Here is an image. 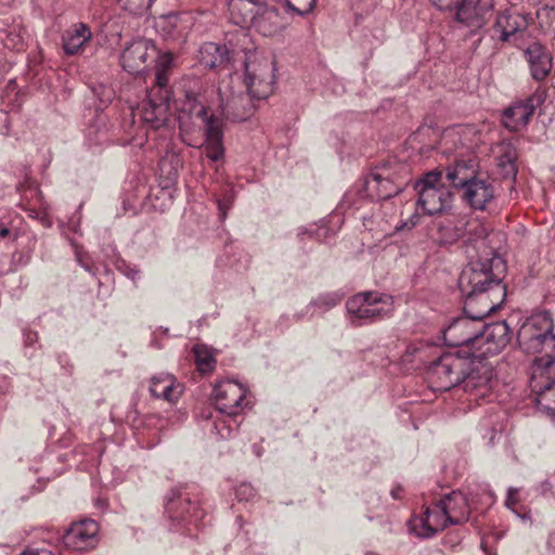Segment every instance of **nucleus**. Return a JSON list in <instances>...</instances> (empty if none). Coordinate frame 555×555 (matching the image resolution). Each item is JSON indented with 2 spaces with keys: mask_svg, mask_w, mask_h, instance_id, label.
<instances>
[{
  "mask_svg": "<svg viewBox=\"0 0 555 555\" xmlns=\"http://www.w3.org/2000/svg\"><path fill=\"white\" fill-rule=\"evenodd\" d=\"M21 555H54L52 551L48 548H39L35 546L27 547Z\"/></svg>",
  "mask_w": 555,
  "mask_h": 555,
  "instance_id": "obj_47",
  "label": "nucleus"
},
{
  "mask_svg": "<svg viewBox=\"0 0 555 555\" xmlns=\"http://www.w3.org/2000/svg\"><path fill=\"white\" fill-rule=\"evenodd\" d=\"M217 411L220 413L240 414L243 410L247 389L235 380H223L214 388Z\"/></svg>",
  "mask_w": 555,
  "mask_h": 555,
  "instance_id": "obj_16",
  "label": "nucleus"
},
{
  "mask_svg": "<svg viewBox=\"0 0 555 555\" xmlns=\"http://www.w3.org/2000/svg\"><path fill=\"white\" fill-rule=\"evenodd\" d=\"M285 1H286L287 8L300 16L310 13L313 10L315 2H317V0H285Z\"/></svg>",
  "mask_w": 555,
  "mask_h": 555,
  "instance_id": "obj_41",
  "label": "nucleus"
},
{
  "mask_svg": "<svg viewBox=\"0 0 555 555\" xmlns=\"http://www.w3.org/2000/svg\"><path fill=\"white\" fill-rule=\"evenodd\" d=\"M251 25L264 36L275 34L282 26L278 10L274 7L268 5L257 10Z\"/></svg>",
  "mask_w": 555,
  "mask_h": 555,
  "instance_id": "obj_32",
  "label": "nucleus"
},
{
  "mask_svg": "<svg viewBox=\"0 0 555 555\" xmlns=\"http://www.w3.org/2000/svg\"><path fill=\"white\" fill-rule=\"evenodd\" d=\"M155 0H118L122 9L130 13L138 14L144 9H149Z\"/></svg>",
  "mask_w": 555,
  "mask_h": 555,
  "instance_id": "obj_43",
  "label": "nucleus"
},
{
  "mask_svg": "<svg viewBox=\"0 0 555 555\" xmlns=\"http://www.w3.org/2000/svg\"><path fill=\"white\" fill-rule=\"evenodd\" d=\"M425 173L434 175V173H442V171H441V170H438V169H433V170H428V171H426Z\"/></svg>",
  "mask_w": 555,
  "mask_h": 555,
  "instance_id": "obj_57",
  "label": "nucleus"
},
{
  "mask_svg": "<svg viewBox=\"0 0 555 555\" xmlns=\"http://www.w3.org/2000/svg\"><path fill=\"white\" fill-rule=\"evenodd\" d=\"M75 253H76V257L78 259L79 262H81V255H80V251L78 250L77 246H75Z\"/></svg>",
  "mask_w": 555,
  "mask_h": 555,
  "instance_id": "obj_56",
  "label": "nucleus"
},
{
  "mask_svg": "<svg viewBox=\"0 0 555 555\" xmlns=\"http://www.w3.org/2000/svg\"><path fill=\"white\" fill-rule=\"evenodd\" d=\"M493 155L496 167L502 170L503 173L519 172L518 151L513 141L502 140L494 146Z\"/></svg>",
  "mask_w": 555,
  "mask_h": 555,
  "instance_id": "obj_27",
  "label": "nucleus"
},
{
  "mask_svg": "<svg viewBox=\"0 0 555 555\" xmlns=\"http://www.w3.org/2000/svg\"><path fill=\"white\" fill-rule=\"evenodd\" d=\"M438 138L439 133L436 129L422 126L406 139L405 145L408 150L412 151L411 154L425 155L436 147Z\"/></svg>",
  "mask_w": 555,
  "mask_h": 555,
  "instance_id": "obj_28",
  "label": "nucleus"
},
{
  "mask_svg": "<svg viewBox=\"0 0 555 555\" xmlns=\"http://www.w3.org/2000/svg\"><path fill=\"white\" fill-rule=\"evenodd\" d=\"M235 495L238 501L247 502L256 496V490L250 483L243 482L236 488Z\"/></svg>",
  "mask_w": 555,
  "mask_h": 555,
  "instance_id": "obj_44",
  "label": "nucleus"
},
{
  "mask_svg": "<svg viewBox=\"0 0 555 555\" xmlns=\"http://www.w3.org/2000/svg\"><path fill=\"white\" fill-rule=\"evenodd\" d=\"M533 79L543 80L552 69V56L546 47L534 41L524 49Z\"/></svg>",
  "mask_w": 555,
  "mask_h": 555,
  "instance_id": "obj_22",
  "label": "nucleus"
},
{
  "mask_svg": "<svg viewBox=\"0 0 555 555\" xmlns=\"http://www.w3.org/2000/svg\"><path fill=\"white\" fill-rule=\"evenodd\" d=\"M350 322L354 326L388 318L393 312V298L378 292H363L346 302Z\"/></svg>",
  "mask_w": 555,
  "mask_h": 555,
  "instance_id": "obj_5",
  "label": "nucleus"
},
{
  "mask_svg": "<svg viewBox=\"0 0 555 555\" xmlns=\"http://www.w3.org/2000/svg\"><path fill=\"white\" fill-rule=\"evenodd\" d=\"M365 192L373 199H387L399 193L389 176H366Z\"/></svg>",
  "mask_w": 555,
  "mask_h": 555,
  "instance_id": "obj_29",
  "label": "nucleus"
},
{
  "mask_svg": "<svg viewBox=\"0 0 555 555\" xmlns=\"http://www.w3.org/2000/svg\"><path fill=\"white\" fill-rule=\"evenodd\" d=\"M240 414H229L217 412L216 415L212 412L203 413L202 418L205 422L204 428L217 436L219 439L231 438L238 429L240 421L237 420Z\"/></svg>",
  "mask_w": 555,
  "mask_h": 555,
  "instance_id": "obj_23",
  "label": "nucleus"
},
{
  "mask_svg": "<svg viewBox=\"0 0 555 555\" xmlns=\"http://www.w3.org/2000/svg\"><path fill=\"white\" fill-rule=\"evenodd\" d=\"M92 31L85 23L74 24L62 35L64 53L74 56L83 52L86 44L91 40Z\"/></svg>",
  "mask_w": 555,
  "mask_h": 555,
  "instance_id": "obj_26",
  "label": "nucleus"
},
{
  "mask_svg": "<svg viewBox=\"0 0 555 555\" xmlns=\"http://www.w3.org/2000/svg\"><path fill=\"white\" fill-rule=\"evenodd\" d=\"M551 338L553 339V338H555V336H554V335H552V337H551Z\"/></svg>",
  "mask_w": 555,
  "mask_h": 555,
  "instance_id": "obj_58",
  "label": "nucleus"
},
{
  "mask_svg": "<svg viewBox=\"0 0 555 555\" xmlns=\"http://www.w3.org/2000/svg\"><path fill=\"white\" fill-rule=\"evenodd\" d=\"M229 61V51L224 46L206 42L199 49V62L206 68L223 67Z\"/></svg>",
  "mask_w": 555,
  "mask_h": 555,
  "instance_id": "obj_30",
  "label": "nucleus"
},
{
  "mask_svg": "<svg viewBox=\"0 0 555 555\" xmlns=\"http://www.w3.org/2000/svg\"><path fill=\"white\" fill-rule=\"evenodd\" d=\"M165 511L170 519L172 530H185L191 533V526L197 527L204 517L203 509L192 501L185 488H172L165 496Z\"/></svg>",
  "mask_w": 555,
  "mask_h": 555,
  "instance_id": "obj_6",
  "label": "nucleus"
},
{
  "mask_svg": "<svg viewBox=\"0 0 555 555\" xmlns=\"http://www.w3.org/2000/svg\"><path fill=\"white\" fill-rule=\"evenodd\" d=\"M504 260L493 250L486 258L470 261L459 278V288L465 297L466 310L472 311L473 306L483 307L486 302H494L490 299L492 293L505 295L502 280L505 274Z\"/></svg>",
  "mask_w": 555,
  "mask_h": 555,
  "instance_id": "obj_2",
  "label": "nucleus"
},
{
  "mask_svg": "<svg viewBox=\"0 0 555 555\" xmlns=\"http://www.w3.org/2000/svg\"><path fill=\"white\" fill-rule=\"evenodd\" d=\"M409 524L412 532L425 539L451 526L439 502L427 506L422 515L413 517Z\"/></svg>",
  "mask_w": 555,
  "mask_h": 555,
  "instance_id": "obj_14",
  "label": "nucleus"
},
{
  "mask_svg": "<svg viewBox=\"0 0 555 555\" xmlns=\"http://www.w3.org/2000/svg\"><path fill=\"white\" fill-rule=\"evenodd\" d=\"M469 353H444L429 367V377L436 389L447 391L462 385L469 369Z\"/></svg>",
  "mask_w": 555,
  "mask_h": 555,
  "instance_id": "obj_7",
  "label": "nucleus"
},
{
  "mask_svg": "<svg viewBox=\"0 0 555 555\" xmlns=\"http://www.w3.org/2000/svg\"><path fill=\"white\" fill-rule=\"evenodd\" d=\"M552 169L555 170V166Z\"/></svg>",
  "mask_w": 555,
  "mask_h": 555,
  "instance_id": "obj_59",
  "label": "nucleus"
},
{
  "mask_svg": "<svg viewBox=\"0 0 555 555\" xmlns=\"http://www.w3.org/2000/svg\"><path fill=\"white\" fill-rule=\"evenodd\" d=\"M229 12L235 25H247L255 21L257 10L247 0H230Z\"/></svg>",
  "mask_w": 555,
  "mask_h": 555,
  "instance_id": "obj_34",
  "label": "nucleus"
},
{
  "mask_svg": "<svg viewBox=\"0 0 555 555\" xmlns=\"http://www.w3.org/2000/svg\"><path fill=\"white\" fill-rule=\"evenodd\" d=\"M457 177L459 176H453V175L446 176L449 183H455Z\"/></svg>",
  "mask_w": 555,
  "mask_h": 555,
  "instance_id": "obj_55",
  "label": "nucleus"
},
{
  "mask_svg": "<svg viewBox=\"0 0 555 555\" xmlns=\"http://www.w3.org/2000/svg\"><path fill=\"white\" fill-rule=\"evenodd\" d=\"M157 48L152 40L139 38L127 46L120 56L121 66L130 74H139L146 67L147 60H154Z\"/></svg>",
  "mask_w": 555,
  "mask_h": 555,
  "instance_id": "obj_17",
  "label": "nucleus"
},
{
  "mask_svg": "<svg viewBox=\"0 0 555 555\" xmlns=\"http://www.w3.org/2000/svg\"><path fill=\"white\" fill-rule=\"evenodd\" d=\"M99 542V525L93 519L74 522L63 535L67 548L83 552L92 550Z\"/></svg>",
  "mask_w": 555,
  "mask_h": 555,
  "instance_id": "obj_15",
  "label": "nucleus"
},
{
  "mask_svg": "<svg viewBox=\"0 0 555 555\" xmlns=\"http://www.w3.org/2000/svg\"><path fill=\"white\" fill-rule=\"evenodd\" d=\"M235 190L232 185H227L223 194L220 198H218V208L220 211L221 219H224L227 216V211L230 209L233 198H234Z\"/></svg>",
  "mask_w": 555,
  "mask_h": 555,
  "instance_id": "obj_42",
  "label": "nucleus"
},
{
  "mask_svg": "<svg viewBox=\"0 0 555 555\" xmlns=\"http://www.w3.org/2000/svg\"><path fill=\"white\" fill-rule=\"evenodd\" d=\"M414 189L418 194V205L429 216L441 215L451 208L453 199L449 184L442 181V176H423L415 182Z\"/></svg>",
  "mask_w": 555,
  "mask_h": 555,
  "instance_id": "obj_8",
  "label": "nucleus"
},
{
  "mask_svg": "<svg viewBox=\"0 0 555 555\" xmlns=\"http://www.w3.org/2000/svg\"><path fill=\"white\" fill-rule=\"evenodd\" d=\"M193 352L199 372L209 373L215 369L216 360L206 346L195 345Z\"/></svg>",
  "mask_w": 555,
  "mask_h": 555,
  "instance_id": "obj_36",
  "label": "nucleus"
},
{
  "mask_svg": "<svg viewBox=\"0 0 555 555\" xmlns=\"http://www.w3.org/2000/svg\"><path fill=\"white\" fill-rule=\"evenodd\" d=\"M247 1L251 3V5L255 8V10L266 7V4L261 3L260 0H247Z\"/></svg>",
  "mask_w": 555,
  "mask_h": 555,
  "instance_id": "obj_52",
  "label": "nucleus"
},
{
  "mask_svg": "<svg viewBox=\"0 0 555 555\" xmlns=\"http://www.w3.org/2000/svg\"><path fill=\"white\" fill-rule=\"evenodd\" d=\"M35 339H36V334L29 333V334L26 335V343L27 344H31Z\"/></svg>",
  "mask_w": 555,
  "mask_h": 555,
  "instance_id": "obj_53",
  "label": "nucleus"
},
{
  "mask_svg": "<svg viewBox=\"0 0 555 555\" xmlns=\"http://www.w3.org/2000/svg\"><path fill=\"white\" fill-rule=\"evenodd\" d=\"M9 233H10V230L8 228H2L0 230V236L1 237H7L9 235Z\"/></svg>",
  "mask_w": 555,
  "mask_h": 555,
  "instance_id": "obj_54",
  "label": "nucleus"
},
{
  "mask_svg": "<svg viewBox=\"0 0 555 555\" xmlns=\"http://www.w3.org/2000/svg\"><path fill=\"white\" fill-rule=\"evenodd\" d=\"M539 103L540 98L537 95L513 103L503 111L502 125L509 131H520L527 126Z\"/></svg>",
  "mask_w": 555,
  "mask_h": 555,
  "instance_id": "obj_20",
  "label": "nucleus"
},
{
  "mask_svg": "<svg viewBox=\"0 0 555 555\" xmlns=\"http://www.w3.org/2000/svg\"><path fill=\"white\" fill-rule=\"evenodd\" d=\"M467 225V240L469 242H478L479 248L486 246V238L488 237V229L478 219L468 216Z\"/></svg>",
  "mask_w": 555,
  "mask_h": 555,
  "instance_id": "obj_37",
  "label": "nucleus"
},
{
  "mask_svg": "<svg viewBox=\"0 0 555 555\" xmlns=\"http://www.w3.org/2000/svg\"><path fill=\"white\" fill-rule=\"evenodd\" d=\"M496 302H486L483 307L473 306L472 311L466 310L464 315L454 319L442 332L444 344L450 347H466L468 352H477L485 330L483 319L495 311Z\"/></svg>",
  "mask_w": 555,
  "mask_h": 555,
  "instance_id": "obj_4",
  "label": "nucleus"
},
{
  "mask_svg": "<svg viewBox=\"0 0 555 555\" xmlns=\"http://www.w3.org/2000/svg\"><path fill=\"white\" fill-rule=\"evenodd\" d=\"M155 65V83L151 89H162V91H169V75L173 66V54L171 52H159L157 50L154 56Z\"/></svg>",
  "mask_w": 555,
  "mask_h": 555,
  "instance_id": "obj_33",
  "label": "nucleus"
},
{
  "mask_svg": "<svg viewBox=\"0 0 555 555\" xmlns=\"http://www.w3.org/2000/svg\"><path fill=\"white\" fill-rule=\"evenodd\" d=\"M439 151L442 155L449 157L454 153L452 164L446 168V173H461L470 171L478 173V163L472 153H463V150L469 151L478 144L477 131L473 126H452L443 130L439 135Z\"/></svg>",
  "mask_w": 555,
  "mask_h": 555,
  "instance_id": "obj_3",
  "label": "nucleus"
},
{
  "mask_svg": "<svg viewBox=\"0 0 555 555\" xmlns=\"http://www.w3.org/2000/svg\"><path fill=\"white\" fill-rule=\"evenodd\" d=\"M376 170H390L396 172L401 171L402 169L399 168V163L397 162L396 157H388L387 159L380 160L376 166Z\"/></svg>",
  "mask_w": 555,
  "mask_h": 555,
  "instance_id": "obj_45",
  "label": "nucleus"
},
{
  "mask_svg": "<svg viewBox=\"0 0 555 555\" xmlns=\"http://www.w3.org/2000/svg\"><path fill=\"white\" fill-rule=\"evenodd\" d=\"M438 9H450L453 0H430Z\"/></svg>",
  "mask_w": 555,
  "mask_h": 555,
  "instance_id": "obj_49",
  "label": "nucleus"
},
{
  "mask_svg": "<svg viewBox=\"0 0 555 555\" xmlns=\"http://www.w3.org/2000/svg\"><path fill=\"white\" fill-rule=\"evenodd\" d=\"M493 378V369L483 357L476 352L469 353V369L465 372L462 383L464 391L475 395L476 397H485L491 389Z\"/></svg>",
  "mask_w": 555,
  "mask_h": 555,
  "instance_id": "obj_12",
  "label": "nucleus"
},
{
  "mask_svg": "<svg viewBox=\"0 0 555 555\" xmlns=\"http://www.w3.org/2000/svg\"><path fill=\"white\" fill-rule=\"evenodd\" d=\"M183 386L177 378L167 373H159L151 378L150 392L154 398L169 403L178 401L183 392Z\"/></svg>",
  "mask_w": 555,
  "mask_h": 555,
  "instance_id": "obj_25",
  "label": "nucleus"
},
{
  "mask_svg": "<svg viewBox=\"0 0 555 555\" xmlns=\"http://www.w3.org/2000/svg\"><path fill=\"white\" fill-rule=\"evenodd\" d=\"M516 494H517V490H515V489L508 490V494H507L506 502H505L506 506L511 507L516 504V502H517Z\"/></svg>",
  "mask_w": 555,
  "mask_h": 555,
  "instance_id": "obj_48",
  "label": "nucleus"
},
{
  "mask_svg": "<svg viewBox=\"0 0 555 555\" xmlns=\"http://www.w3.org/2000/svg\"><path fill=\"white\" fill-rule=\"evenodd\" d=\"M0 40L10 50H22L24 47L23 37L15 27L0 29Z\"/></svg>",
  "mask_w": 555,
  "mask_h": 555,
  "instance_id": "obj_39",
  "label": "nucleus"
},
{
  "mask_svg": "<svg viewBox=\"0 0 555 555\" xmlns=\"http://www.w3.org/2000/svg\"><path fill=\"white\" fill-rule=\"evenodd\" d=\"M126 276H128L130 280L135 281L140 276V271L135 268L127 267L125 270Z\"/></svg>",
  "mask_w": 555,
  "mask_h": 555,
  "instance_id": "obj_50",
  "label": "nucleus"
},
{
  "mask_svg": "<svg viewBox=\"0 0 555 555\" xmlns=\"http://www.w3.org/2000/svg\"><path fill=\"white\" fill-rule=\"evenodd\" d=\"M494 9L493 0H453L455 20L468 27L481 28Z\"/></svg>",
  "mask_w": 555,
  "mask_h": 555,
  "instance_id": "obj_13",
  "label": "nucleus"
},
{
  "mask_svg": "<svg viewBox=\"0 0 555 555\" xmlns=\"http://www.w3.org/2000/svg\"><path fill=\"white\" fill-rule=\"evenodd\" d=\"M468 224L467 214L449 209L433 221V237L439 245H452L466 237Z\"/></svg>",
  "mask_w": 555,
  "mask_h": 555,
  "instance_id": "obj_11",
  "label": "nucleus"
},
{
  "mask_svg": "<svg viewBox=\"0 0 555 555\" xmlns=\"http://www.w3.org/2000/svg\"><path fill=\"white\" fill-rule=\"evenodd\" d=\"M156 184H151L147 197L150 199H160L162 207L168 206L172 203L173 194L176 192V177L175 176H153Z\"/></svg>",
  "mask_w": 555,
  "mask_h": 555,
  "instance_id": "obj_31",
  "label": "nucleus"
},
{
  "mask_svg": "<svg viewBox=\"0 0 555 555\" xmlns=\"http://www.w3.org/2000/svg\"><path fill=\"white\" fill-rule=\"evenodd\" d=\"M530 21V14L511 8L498 13L493 29L500 41L520 47Z\"/></svg>",
  "mask_w": 555,
  "mask_h": 555,
  "instance_id": "obj_9",
  "label": "nucleus"
},
{
  "mask_svg": "<svg viewBox=\"0 0 555 555\" xmlns=\"http://www.w3.org/2000/svg\"><path fill=\"white\" fill-rule=\"evenodd\" d=\"M344 294L338 292L325 293L319 295L315 299L311 300L310 304L306 307V311L297 312L294 314V319L296 321H300L308 311L313 308L314 310H320L322 313L328 311L330 309L337 306L343 300Z\"/></svg>",
  "mask_w": 555,
  "mask_h": 555,
  "instance_id": "obj_35",
  "label": "nucleus"
},
{
  "mask_svg": "<svg viewBox=\"0 0 555 555\" xmlns=\"http://www.w3.org/2000/svg\"><path fill=\"white\" fill-rule=\"evenodd\" d=\"M537 17L541 28L555 36V7H545L538 11Z\"/></svg>",
  "mask_w": 555,
  "mask_h": 555,
  "instance_id": "obj_40",
  "label": "nucleus"
},
{
  "mask_svg": "<svg viewBox=\"0 0 555 555\" xmlns=\"http://www.w3.org/2000/svg\"><path fill=\"white\" fill-rule=\"evenodd\" d=\"M421 223V217L418 214L412 215L406 221H403L400 225H397V230L413 229Z\"/></svg>",
  "mask_w": 555,
  "mask_h": 555,
  "instance_id": "obj_46",
  "label": "nucleus"
},
{
  "mask_svg": "<svg viewBox=\"0 0 555 555\" xmlns=\"http://www.w3.org/2000/svg\"><path fill=\"white\" fill-rule=\"evenodd\" d=\"M171 92L162 89H150L146 100L132 108L134 117H139L144 124L156 130L165 125L168 116Z\"/></svg>",
  "mask_w": 555,
  "mask_h": 555,
  "instance_id": "obj_10",
  "label": "nucleus"
},
{
  "mask_svg": "<svg viewBox=\"0 0 555 555\" xmlns=\"http://www.w3.org/2000/svg\"><path fill=\"white\" fill-rule=\"evenodd\" d=\"M402 492H403V489H402L401 487H399V486H398V487H395V488L391 490L390 494H391V496H392L395 500H398V499H400V498H401V493H402Z\"/></svg>",
  "mask_w": 555,
  "mask_h": 555,
  "instance_id": "obj_51",
  "label": "nucleus"
},
{
  "mask_svg": "<svg viewBox=\"0 0 555 555\" xmlns=\"http://www.w3.org/2000/svg\"><path fill=\"white\" fill-rule=\"evenodd\" d=\"M511 338L512 330L505 321H499L492 324L485 323L480 348L477 349L476 353L483 358L489 354H496L508 345Z\"/></svg>",
  "mask_w": 555,
  "mask_h": 555,
  "instance_id": "obj_19",
  "label": "nucleus"
},
{
  "mask_svg": "<svg viewBox=\"0 0 555 555\" xmlns=\"http://www.w3.org/2000/svg\"><path fill=\"white\" fill-rule=\"evenodd\" d=\"M162 173H179L183 169V162L177 153L167 152L158 163Z\"/></svg>",
  "mask_w": 555,
  "mask_h": 555,
  "instance_id": "obj_38",
  "label": "nucleus"
},
{
  "mask_svg": "<svg viewBox=\"0 0 555 555\" xmlns=\"http://www.w3.org/2000/svg\"><path fill=\"white\" fill-rule=\"evenodd\" d=\"M460 185L463 190V198L474 209L485 210L494 199V188L489 177L472 176L470 179L460 182Z\"/></svg>",
  "mask_w": 555,
  "mask_h": 555,
  "instance_id": "obj_18",
  "label": "nucleus"
},
{
  "mask_svg": "<svg viewBox=\"0 0 555 555\" xmlns=\"http://www.w3.org/2000/svg\"><path fill=\"white\" fill-rule=\"evenodd\" d=\"M273 72V63L267 59L246 62V92L234 90L232 77L230 81H222L217 90L201 81H195L193 87L185 90L179 120H183V114H188L190 118L202 121L205 152L211 162L217 163L223 156L222 119L236 122L250 118L256 111L255 101L267 99L272 92Z\"/></svg>",
  "mask_w": 555,
  "mask_h": 555,
  "instance_id": "obj_1",
  "label": "nucleus"
},
{
  "mask_svg": "<svg viewBox=\"0 0 555 555\" xmlns=\"http://www.w3.org/2000/svg\"><path fill=\"white\" fill-rule=\"evenodd\" d=\"M451 526L462 525L469 518L467 498L461 491H452L438 501Z\"/></svg>",
  "mask_w": 555,
  "mask_h": 555,
  "instance_id": "obj_24",
  "label": "nucleus"
},
{
  "mask_svg": "<svg viewBox=\"0 0 555 555\" xmlns=\"http://www.w3.org/2000/svg\"><path fill=\"white\" fill-rule=\"evenodd\" d=\"M551 335L552 324L548 320L543 319L539 326L538 321L532 319L522 325L518 333V339L528 351L538 352Z\"/></svg>",
  "mask_w": 555,
  "mask_h": 555,
  "instance_id": "obj_21",
  "label": "nucleus"
}]
</instances>
